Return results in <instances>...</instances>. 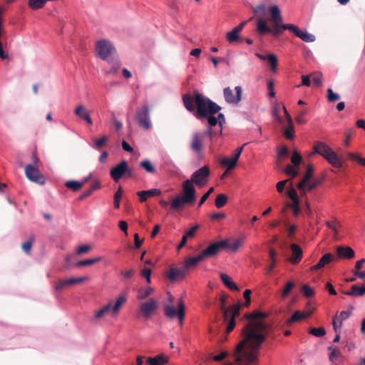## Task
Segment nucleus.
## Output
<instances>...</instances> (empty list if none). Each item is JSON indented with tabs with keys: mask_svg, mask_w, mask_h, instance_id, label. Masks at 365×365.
Wrapping results in <instances>:
<instances>
[{
	"mask_svg": "<svg viewBox=\"0 0 365 365\" xmlns=\"http://www.w3.org/2000/svg\"><path fill=\"white\" fill-rule=\"evenodd\" d=\"M187 273V270L182 268H171L168 272V277L172 282L183 279Z\"/></svg>",
	"mask_w": 365,
	"mask_h": 365,
	"instance_id": "f3484780",
	"label": "nucleus"
},
{
	"mask_svg": "<svg viewBox=\"0 0 365 365\" xmlns=\"http://www.w3.org/2000/svg\"><path fill=\"white\" fill-rule=\"evenodd\" d=\"M351 314V311H342L340 312L339 319V327H341L342 322L346 319Z\"/></svg>",
	"mask_w": 365,
	"mask_h": 365,
	"instance_id": "0e129e2a",
	"label": "nucleus"
},
{
	"mask_svg": "<svg viewBox=\"0 0 365 365\" xmlns=\"http://www.w3.org/2000/svg\"><path fill=\"white\" fill-rule=\"evenodd\" d=\"M235 94L233 91L230 88H225L223 91L225 100L227 103L230 104H237L241 101L242 88L240 86L235 88Z\"/></svg>",
	"mask_w": 365,
	"mask_h": 365,
	"instance_id": "f8f14e48",
	"label": "nucleus"
},
{
	"mask_svg": "<svg viewBox=\"0 0 365 365\" xmlns=\"http://www.w3.org/2000/svg\"><path fill=\"white\" fill-rule=\"evenodd\" d=\"M314 153L322 155L327 162L335 168L342 167V160L339 156L327 144L317 141L314 145Z\"/></svg>",
	"mask_w": 365,
	"mask_h": 365,
	"instance_id": "7ed1b4c3",
	"label": "nucleus"
},
{
	"mask_svg": "<svg viewBox=\"0 0 365 365\" xmlns=\"http://www.w3.org/2000/svg\"><path fill=\"white\" fill-rule=\"evenodd\" d=\"M297 36L305 42H314L315 41V36L313 34L301 29Z\"/></svg>",
	"mask_w": 365,
	"mask_h": 365,
	"instance_id": "473e14b6",
	"label": "nucleus"
},
{
	"mask_svg": "<svg viewBox=\"0 0 365 365\" xmlns=\"http://www.w3.org/2000/svg\"><path fill=\"white\" fill-rule=\"evenodd\" d=\"M269 257L271 258L272 263H270L269 266L267 268V273L271 272L274 267V259L276 257V252L272 249L269 250Z\"/></svg>",
	"mask_w": 365,
	"mask_h": 365,
	"instance_id": "6e6d98bb",
	"label": "nucleus"
},
{
	"mask_svg": "<svg viewBox=\"0 0 365 365\" xmlns=\"http://www.w3.org/2000/svg\"><path fill=\"white\" fill-rule=\"evenodd\" d=\"M336 254L341 259H351L354 257V251L350 247H337Z\"/></svg>",
	"mask_w": 365,
	"mask_h": 365,
	"instance_id": "6ab92c4d",
	"label": "nucleus"
},
{
	"mask_svg": "<svg viewBox=\"0 0 365 365\" xmlns=\"http://www.w3.org/2000/svg\"><path fill=\"white\" fill-rule=\"evenodd\" d=\"M153 292H154V289L150 287H148L146 288H140L138 290L137 297L139 300L145 299L148 297H149Z\"/></svg>",
	"mask_w": 365,
	"mask_h": 365,
	"instance_id": "72a5a7b5",
	"label": "nucleus"
},
{
	"mask_svg": "<svg viewBox=\"0 0 365 365\" xmlns=\"http://www.w3.org/2000/svg\"><path fill=\"white\" fill-rule=\"evenodd\" d=\"M257 30L260 34L269 33L272 31V29L269 28L266 21L264 19H258L257 21Z\"/></svg>",
	"mask_w": 365,
	"mask_h": 365,
	"instance_id": "c9c22d12",
	"label": "nucleus"
},
{
	"mask_svg": "<svg viewBox=\"0 0 365 365\" xmlns=\"http://www.w3.org/2000/svg\"><path fill=\"white\" fill-rule=\"evenodd\" d=\"M169 358L166 355L161 354L155 357H149L147 363L149 365H165L168 362Z\"/></svg>",
	"mask_w": 365,
	"mask_h": 365,
	"instance_id": "4be33fe9",
	"label": "nucleus"
},
{
	"mask_svg": "<svg viewBox=\"0 0 365 365\" xmlns=\"http://www.w3.org/2000/svg\"><path fill=\"white\" fill-rule=\"evenodd\" d=\"M143 195L146 194L148 197L158 196L161 194V191L157 188H153L149 190H143Z\"/></svg>",
	"mask_w": 365,
	"mask_h": 365,
	"instance_id": "052dcab7",
	"label": "nucleus"
},
{
	"mask_svg": "<svg viewBox=\"0 0 365 365\" xmlns=\"http://www.w3.org/2000/svg\"><path fill=\"white\" fill-rule=\"evenodd\" d=\"M108 140V137L106 135H103L100 139L97 140L94 143V147L96 149H101L103 146L106 145V143Z\"/></svg>",
	"mask_w": 365,
	"mask_h": 365,
	"instance_id": "13d9d810",
	"label": "nucleus"
},
{
	"mask_svg": "<svg viewBox=\"0 0 365 365\" xmlns=\"http://www.w3.org/2000/svg\"><path fill=\"white\" fill-rule=\"evenodd\" d=\"M210 173L209 168L203 166L194 172L189 180H191L192 184H195L198 187H202L207 182Z\"/></svg>",
	"mask_w": 365,
	"mask_h": 365,
	"instance_id": "0eeeda50",
	"label": "nucleus"
},
{
	"mask_svg": "<svg viewBox=\"0 0 365 365\" xmlns=\"http://www.w3.org/2000/svg\"><path fill=\"white\" fill-rule=\"evenodd\" d=\"M287 196L292 200V202L298 201L299 197L297 195V192L295 189L293 187L289 189L287 192Z\"/></svg>",
	"mask_w": 365,
	"mask_h": 365,
	"instance_id": "bf43d9fd",
	"label": "nucleus"
},
{
	"mask_svg": "<svg viewBox=\"0 0 365 365\" xmlns=\"http://www.w3.org/2000/svg\"><path fill=\"white\" fill-rule=\"evenodd\" d=\"M183 103L189 111H194L196 107L197 118L214 115L221 109L220 106L197 91L194 93L193 98L188 95L183 96Z\"/></svg>",
	"mask_w": 365,
	"mask_h": 365,
	"instance_id": "f03ea898",
	"label": "nucleus"
},
{
	"mask_svg": "<svg viewBox=\"0 0 365 365\" xmlns=\"http://www.w3.org/2000/svg\"><path fill=\"white\" fill-rule=\"evenodd\" d=\"M282 28L284 30H289L290 32L293 33L295 36H297L300 29L297 26L294 24H284L282 25Z\"/></svg>",
	"mask_w": 365,
	"mask_h": 365,
	"instance_id": "864d4df0",
	"label": "nucleus"
},
{
	"mask_svg": "<svg viewBox=\"0 0 365 365\" xmlns=\"http://www.w3.org/2000/svg\"><path fill=\"white\" fill-rule=\"evenodd\" d=\"M151 270L148 268H144L141 270V276L146 279L148 283L151 282Z\"/></svg>",
	"mask_w": 365,
	"mask_h": 365,
	"instance_id": "e2e57ef3",
	"label": "nucleus"
},
{
	"mask_svg": "<svg viewBox=\"0 0 365 365\" xmlns=\"http://www.w3.org/2000/svg\"><path fill=\"white\" fill-rule=\"evenodd\" d=\"M290 207L293 210V213L295 216L298 215L299 213V200L292 202V204L290 205Z\"/></svg>",
	"mask_w": 365,
	"mask_h": 365,
	"instance_id": "774afa93",
	"label": "nucleus"
},
{
	"mask_svg": "<svg viewBox=\"0 0 365 365\" xmlns=\"http://www.w3.org/2000/svg\"><path fill=\"white\" fill-rule=\"evenodd\" d=\"M319 183H320V181H319V180H315L314 182H312L310 180L309 181H308V183H306L304 185V191H303L302 190H299L301 195H305L307 192L311 191L312 190L314 189Z\"/></svg>",
	"mask_w": 365,
	"mask_h": 365,
	"instance_id": "4c0bfd02",
	"label": "nucleus"
},
{
	"mask_svg": "<svg viewBox=\"0 0 365 365\" xmlns=\"http://www.w3.org/2000/svg\"><path fill=\"white\" fill-rule=\"evenodd\" d=\"M291 160L294 166L297 167L299 165L302 161V156L298 151L294 150Z\"/></svg>",
	"mask_w": 365,
	"mask_h": 365,
	"instance_id": "8fccbe9b",
	"label": "nucleus"
},
{
	"mask_svg": "<svg viewBox=\"0 0 365 365\" xmlns=\"http://www.w3.org/2000/svg\"><path fill=\"white\" fill-rule=\"evenodd\" d=\"M182 197L187 202L192 203L195 200V189L191 180H186L182 183Z\"/></svg>",
	"mask_w": 365,
	"mask_h": 365,
	"instance_id": "4468645a",
	"label": "nucleus"
},
{
	"mask_svg": "<svg viewBox=\"0 0 365 365\" xmlns=\"http://www.w3.org/2000/svg\"><path fill=\"white\" fill-rule=\"evenodd\" d=\"M191 148L195 152H200L202 148V137L199 133H195L192 136V141L191 143Z\"/></svg>",
	"mask_w": 365,
	"mask_h": 365,
	"instance_id": "a878e982",
	"label": "nucleus"
},
{
	"mask_svg": "<svg viewBox=\"0 0 365 365\" xmlns=\"http://www.w3.org/2000/svg\"><path fill=\"white\" fill-rule=\"evenodd\" d=\"M83 182H78L75 180H68L65 183L66 187L73 191L79 190L83 186Z\"/></svg>",
	"mask_w": 365,
	"mask_h": 365,
	"instance_id": "f704fd0d",
	"label": "nucleus"
},
{
	"mask_svg": "<svg viewBox=\"0 0 365 365\" xmlns=\"http://www.w3.org/2000/svg\"><path fill=\"white\" fill-rule=\"evenodd\" d=\"M240 304H234L228 309H223V314L225 321H227V332L229 333L233 330L235 327V318L239 314Z\"/></svg>",
	"mask_w": 365,
	"mask_h": 365,
	"instance_id": "1a4fd4ad",
	"label": "nucleus"
},
{
	"mask_svg": "<svg viewBox=\"0 0 365 365\" xmlns=\"http://www.w3.org/2000/svg\"><path fill=\"white\" fill-rule=\"evenodd\" d=\"M292 250V257L289 258V260L293 264H297L302 257L303 252L301 247L297 244H292L291 246Z\"/></svg>",
	"mask_w": 365,
	"mask_h": 365,
	"instance_id": "aec40b11",
	"label": "nucleus"
},
{
	"mask_svg": "<svg viewBox=\"0 0 365 365\" xmlns=\"http://www.w3.org/2000/svg\"><path fill=\"white\" fill-rule=\"evenodd\" d=\"M140 166L144 168L148 173H154L156 172L155 168L152 165L151 162L148 160H143L140 163Z\"/></svg>",
	"mask_w": 365,
	"mask_h": 365,
	"instance_id": "37998d69",
	"label": "nucleus"
},
{
	"mask_svg": "<svg viewBox=\"0 0 365 365\" xmlns=\"http://www.w3.org/2000/svg\"><path fill=\"white\" fill-rule=\"evenodd\" d=\"M327 98L329 101L334 102L340 99L339 94L334 93L331 88L327 89Z\"/></svg>",
	"mask_w": 365,
	"mask_h": 365,
	"instance_id": "5fc2aeb1",
	"label": "nucleus"
},
{
	"mask_svg": "<svg viewBox=\"0 0 365 365\" xmlns=\"http://www.w3.org/2000/svg\"><path fill=\"white\" fill-rule=\"evenodd\" d=\"M271 14L272 21L276 25H281L283 21L280 9L276 5L271 6L269 9Z\"/></svg>",
	"mask_w": 365,
	"mask_h": 365,
	"instance_id": "412c9836",
	"label": "nucleus"
},
{
	"mask_svg": "<svg viewBox=\"0 0 365 365\" xmlns=\"http://www.w3.org/2000/svg\"><path fill=\"white\" fill-rule=\"evenodd\" d=\"M307 317L308 314H305L300 311H297L292 314V316L289 319L287 320V324L289 325L292 323L299 322L302 319H306Z\"/></svg>",
	"mask_w": 365,
	"mask_h": 365,
	"instance_id": "c756f323",
	"label": "nucleus"
},
{
	"mask_svg": "<svg viewBox=\"0 0 365 365\" xmlns=\"http://www.w3.org/2000/svg\"><path fill=\"white\" fill-rule=\"evenodd\" d=\"M25 173L27 178L31 181L40 184L44 183V178L36 166L31 164L27 165L25 168Z\"/></svg>",
	"mask_w": 365,
	"mask_h": 365,
	"instance_id": "ddd939ff",
	"label": "nucleus"
},
{
	"mask_svg": "<svg viewBox=\"0 0 365 365\" xmlns=\"http://www.w3.org/2000/svg\"><path fill=\"white\" fill-rule=\"evenodd\" d=\"M304 295L306 297H312L314 295V290L313 288L307 284H304L302 287Z\"/></svg>",
	"mask_w": 365,
	"mask_h": 365,
	"instance_id": "603ef678",
	"label": "nucleus"
},
{
	"mask_svg": "<svg viewBox=\"0 0 365 365\" xmlns=\"http://www.w3.org/2000/svg\"><path fill=\"white\" fill-rule=\"evenodd\" d=\"M110 176L117 182L123 177L131 178L133 171L129 168L128 163L123 160L110 170Z\"/></svg>",
	"mask_w": 365,
	"mask_h": 365,
	"instance_id": "423d86ee",
	"label": "nucleus"
},
{
	"mask_svg": "<svg viewBox=\"0 0 365 365\" xmlns=\"http://www.w3.org/2000/svg\"><path fill=\"white\" fill-rule=\"evenodd\" d=\"M220 278L222 282L225 284V285L230 289L236 291L239 289L237 284L232 281L231 278L228 275L221 273Z\"/></svg>",
	"mask_w": 365,
	"mask_h": 365,
	"instance_id": "c85d7f7f",
	"label": "nucleus"
},
{
	"mask_svg": "<svg viewBox=\"0 0 365 365\" xmlns=\"http://www.w3.org/2000/svg\"><path fill=\"white\" fill-rule=\"evenodd\" d=\"M243 243V239H237L230 245L228 243V247H226L225 248L230 249L232 252H237L242 246Z\"/></svg>",
	"mask_w": 365,
	"mask_h": 365,
	"instance_id": "ea45409f",
	"label": "nucleus"
},
{
	"mask_svg": "<svg viewBox=\"0 0 365 365\" xmlns=\"http://www.w3.org/2000/svg\"><path fill=\"white\" fill-rule=\"evenodd\" d=\"M313 167L312 165H309L307 168V172L304 176L303 177L302 180L297 184V187L299 190H304V185L306 183H308V181H309L312 177L313 175Z\"/></svg>",
	"mask_w": 365,
	"mask_h": 365,
	"instance_id": "393cba45",
	"label": "nucleus"
},
{
	"mask_svg": "<svg viewBox=\"0 0 365 365\" xmlns=\"http://www.w3.org/2000/svg\"><path fill=\"white\" fill-rule=\"evenodd\" d=\"M72 262V267L76 266L78 267H83V266H88L91 264V258L87 259L85 260H81L76 262V258L71 259V261Z\"/></svg>",
	"mask_w": 365,
	"mask_h": 365,
	"instance_id": "49530a36",
	"label": "nucleus"
},
{
	"mask_svg": "<svg viewBox=\"0 0 365 365\" xmlns=\"http://www.w3.org/2000/svg\"><path fill=\"white\" fill-rule=\"evenodd\" d=\"M227 202V197L224 194H220L217 196L215 200V205L217 208H221L225 205Z\"/></svg>",
	"mask_w": 365,
	"mask_h": 365,
	"instance_id": "79ce46f5",
	"label": "nucleus"
},
{
	"mask_svg": "<svg viewBox=\"0 0 365 365\" xmlns=\"http://www.w3.org/2000/svg\"><path fill=\"white\" fill-rule=\"evenodd\" d=\"M96 51L101 59L108 62L114 61L118 57L115 47L110 40L106 38L96 41Z\"/></svg>",
	"mask_w": 365,
	"mask_h": 365,
	"instance_id": "20e7f679",
	"label": "nucleus"
},
{
	"mask_svg": "<svg viewBox=\"0 0 365 365\" xmlns=\"http://www.w3.org/2000/svg\"><path fill=\"white\" fill-rule=\"evenodd\" d=\"M267 61L269 62L271 65V70L273 72L277 71V58L274 54H269L267 56Z\"/></svg>",
	"mask_w": 365,
	"mask_h": 365,
	"instance_id": "c03bdc74",
	"label": "nucleus"
},
{
	"mask_svg": "<svg viewBox=\"0 0 365 365\" xmlns=\"http://www.w3.org/2000/svg\"><path fill=\"white\" fill-rule=\"evenodd\" d=\"M182 197H175L171 202V208L175 211L182 208L184 204H189Z\"/></svg>",
	"mask_w": 365,
	"mask_h": 365,
	"instance_id": "cd10ccee",
	"label": "nucleus"
},
{
	"mask_svg": "<svg viewBox=\"0 0 365 365\" xmlns=\"http://www.w3.org/2000/svg\"><path fill=\"white\" fill-rule=\"evenodd\" d=\"M294 283L292 282H289L286 284L284 289L281 293V297L284 299L289 294L291 290L294 288Z\"/></svg>",
	"mask_w": 365,
	"mask_h": 365,
	"instance_id": "09e8293b",
	"label": "nucleus"
},
{
	"mask_svg": "<svg viewBox=\"0 0 365 365\" xmlns=\"http://www.w3.org/2000/svg\"><path fill=\"white\" fill-rule=\"evenodd\" d=\"M237 160L233 156L232 158H224L220 160V164L223 167H226L227 170H232L235 168Z\"/></svg>",
	"mask_w": 365,
	"mask_h": 365,
	"instance_id": "bb28decb",
	"label": "nucleus"
},
{
	"mask_svg": "<svg viewBox=\"0 0 365 365\" xmlns=\"http://www.w3.org/2000/svg\"><path fill=\"white\" fill-rule=\"evenodd\" d=\"M226 247H228V241L223 240L212 243L206 249L203 250L200 253L203 258L205 259L215 257L219 254L222 248H225Z\"/></svg>",
	"mask_w": 365,
	"mask_h": 365,
	"instance_id": "6e6552de",
	"label": "nucleus"
},
{
	"mask_svg": "<svg viewBox=\"0 0 365 365\" xmlns=\"http://www.w3.org/2000/svg\"><path fill=\"white\" fill-rule=\"evenodd\" d=\"M309 334L317 337H322L325 335L326 331L322 327L312 328L309 330Z\"/></svg>",
	"mask_w": 365,
	"mask_h": 365,
	"instance_id": "de8ad7c7",
	"label": "nucleus"
},
{
	"mask_svg": "<svg viewBox=\"0 0 365 365\" xmlns=\"http://www.w3.org/2000/svg\"><path fill=\"white\" fill-rule=\"evenodd\" d=\"M34 242V237L31 236L26 242L21 244V249L26 255H30Z\"/></svg>",
	"mask_w": 365,
	"mask_h": 365,
	"instance_id": "e433bc0d",
	"label": "nucleus"
},
{
	"mask_svg": "<svg viewBox=\"0 0 365 365\" xmlns=\"http://www.w3.org/2000/svg\"><path fill=\"white\" fill-rule=\"evenodd\" d=\"M126 301V296L125 294H120L117 297L116 301L115 302L114 304L113 303V302H109L108 304H110V314L112 317L117 316L121 307L123 306Z\"/></svg>",
	"mask_w": 365,
	"mask_h": 365,
	"instance_id": "dca6fc26",
	"label": "nucleus"
},
{
	"mask_svg": "<svg viewBox=\"0 0 365 365\" xmlns=\"http://www.w3.org/2000/svg\"><path fill=\"white\" fill-rule=\"evenodd\" d=\"M178 310H175L173 305L165 306V314L168 318L178 317L180 324H182L185 317V305L182 299H180L178 304Z\"/></svg>",
	"mask_w": 365,
	"mask_h": 365,
	"instance_id": "9d476101",
	"label": "nucleus"
},
{
	"mask_svg": "<svg viewBox=\"0 0 365 365\" xmlns=\"http://www.w3.org/2000/svg\"><path fill=\"white\" fill-rule=\"evenodd\" d=\"M135 120L139 126L145 130H150L153 127L150 117V108L144 106L138 109L135 115Z\"/></svg>",
	"mask_w": 365,
	"mask_h": 365,
	"instance_id": "39448f33",
	"label": "nucleus"
},
{
	"mask_svg": "<svg viewBox=\"0 0 365 365\" xmlns=\"http://www.w3.org/2000/svg\"><path fill=\"white\" fill-rule=\"evenodd\" d=\"M328 349L330 351L329 359L331 362H334L336 359L340 356L341 352L338 349H334L332 346H329Z\"/></svg>",
	"mask_w": 365,
	"mask_h": 365,
	"instance_id": "a18cd8bd",
	"label": "nucleus"
},
{
	"mask_svg": "<svg viewBox=\"0 0 365 365\" xmlns=\"http://www.w3.org/2000/svg\"><path fill=\"white\" fill-rule=\"evenodd\" d=\"M142 316L146 319L149 318L157 309V302L154 299H150L140 304Z\"/></svg>",
	"mask_w": 365,
	"mask_h": 365,
	"instance_id": "2eb2a0df",
	"label": "nucleus"
},
{
	"mask_svg": "<svg viewBox=\"0 0 365 365\" xmlns=\"http://www.w3.org/2000/svg\"><path fill=\"white\" fill-rule=\"evenodd\" d=\"M88 279H89L88 277H72V278L65 279H59L55 284V289L58 292H60L68 287L74 286L76 284H81L83 282L88 280Z\"/></svg>",
	"mask_w": 365,
	"mask_h": 365,
	"instance_id": "9b49d317",
	"label": "nucleus"
},
{
	"mask_svg": "<svg viewBox=\"0 0 365 365\" xmlns=\"http://www.w3.org/2000/svg\"><path fill=\"white\" fill-rule=\"evenodd\" d=\"M294 125H289V126L284 130V135L288 139L294 138Z\"/></svg>",
	"mask_w": 365,
	"mask_h": 365,
	"instance_id": "680f3d73",
	"label": "nucleus"
},
{
	"mask_svg": "<svg viewBox=\"0 0 365 365\" xmlns=\"http://www.w3.org/2000/svg\"><path fill=\"white\" fill-rule=\"evenodd\" d=\"M75 113L81 118L86 120L89 124L91 123V118L90 116V114L88 112L85 111L83 106H79L78 107H77L75 110Z\"/></svg>",
	"mask_w": 365,
	"mask_h": 365,
	"instance_id": "2f4dec72",
	"label": "nucleus"
},
{
	"mask_svg": "<svg viewBox=\"0 0 365 365\" xmlns=\"http://www.w3.org/2000/svg\"><path fill=\"white\" fill-rule=\"evenodd\" d=\"M265 316L255 312L247 317L249 321L241 332L242 339L232 352L237 363L250 365L258 361L259 350L269 333V326L263 319Z\"/></svg>",
	"mask_w": 365,
	"mask_h": 365,
	"instance_id": "f257e3e1",
	"label": "nucleus"
},
{
	"mask_svg": "<svg viewBox=\"0 0 365 365\" xmlns=\"http://www.w3.org/2000/svg\"><path fill=\"white\" fill-rule=\"evenodd\" d=\"M110 304H106L103 307H102L99 311H98L95 314V318L97 319H101L106 314H110Z\"/></svg>",
	"mask_w": 365,
	"mask_h": 365,
	"instance_id": "58836bf2",
	"label": "nucleus"
},
{
	"mask_svg": "<svg viewBox=\"0 0 365 365\" xmlns=\"http://www.w3.org/2000/svg\"><path fill=\"white\" fill-rule=\"evenodd\" d=\"M205 260L201 253L193 257L187 258L185 261L184 267L187 271L190 267L196 266L200 262Z\"/></svg>",
	"mask_w": 365,
	"mask_h": 365,
	"instance_id": "b1692460",
	"label": "nucleus"
},
{
	"mask_svg": "<svg viewBox=\"0 0 365 365\" xmlns=\"http://www.w3.org/2000/svg\"><path fill=\"white\" fill-rule=\"evenodd\" d=\"M91 246L89 245H82V246L79 247L75 254L69 255L66 257V266L68 267H72V262H71V259L76 258V257L78 255H83L84 253L89 252L91 250Z\"/></svg>",
	"mask_w": 365,
	"mask_h": 365,
	"instance_id": "a211bd4d",
	"label": "nucleus"
},
{
	"mask_svg": "<svg viewBox=\"0 0 365 365\" xmlns=\"http://www.w3.org/2000/svg\"><path fill=\"white\" fill-rule=\"evenodd\" d=\"M334 259V256L331 254H330V253L325 254L320 259V260L319 261V262L316 265H314V266L311 267V270L312 271H316L317 269H322L326 264H329V262H331Z\"/></svg>",
	"mask_w": 365,
	"mask_h": 365,
	"instance_id": "5701e85b",
	"label": "nucleus"
},
{
	"mask_svg": "<svg viewBox=\"0 0 365 365\" xmlns=\"http://www.w3.org/2000/svg\"><path fill=\"white\" fill-rule=\"evenodd\" d=\"M285 173L288 175L291 176L292 178H294V177L297 176L298 173H299L297 169L290 165H289L286 167Z\"/></svg>",
	"mask_w": 365,
	"mask_h": 365,
	"instance_id": "4d7b16f0",
	"label": "nucleus"
},
{
	"mask_svg": "<svg viewBox=\"0 0 365 365\" xmlns=\"http://www.w3.org/2000/svg\"><path fill=\"white\" fill-rule=\"evenodd\" d=\"M345 294L354 297L363 296L365 294V287L353 285L351 291L346 292Z\"/></svg>",
	"mask_w": 365,
	"mask_h": 365,
	"instance_id": "7c9ffc66",
	"label": "nucleus"
},
{
	"mask_svg": "<svg viewBox=\"0 0 365 365\" xmlns=\"http://www.w3.org/2000/svg\"><path fill=\"white\" fill-rule=\"evenodd\" d=\"M226 39L230 43H232L240 39V34L232 30L226 34Z\"/></svg>",
	"mask_w": 365,
	"mask_h": 365,
	"instance_id": "a19ab883",
	"label": "nucleus"
},
{
	"mask_svg": "<svg viewBox=\"0 0 365 365\" xmlns=\"http://www.w3.org/2000/svg\"><path fill=\"white\" fill-rule=\"evenodd\" d=\"M110 63H113L114 66L113 68H110V70L108 72V73H109V74L116 73L118 71L120 66V63L118 61L117 57L115 58L114 61H110Z\"/></svg>",
	"mask_w": 365,
	"mask_h": 365,
	"instance_id": "69168bd1",
	"label": "nucleus"
},
{
	"mask_svg": "<svg viewBox=\"0 0 365 365\" xmlns=\"http://www.w3.org/2000/svg\"><path fill=\"white\" fill-rule=\"evenodd\" d=\"M214 191V188L211 187L209 189V190L203 195V196L201 197L200 202H199V206H201L204 204V202L207 200V199L209 197L210 195Z\"/></svg>",
	"mask_w": 365,
	"mask_h": 365,
	"instance_id": "338daca9",
	"label": "nucleus"
},
{
	"mask_svg": "<svg viewBox=\"0 0 365 365\" xmlns=\"http://www.w3.org/2000/svg\"><path fill=\"white\" fill-rule=\"evenodd\" d=\"M308 113V110L304 108L300 110L297 117H296V121L299 124H304L306 123V120L304 119V115H307Z\"/></svg>",
	"mask_w": 365,
	"mask_h": 365,
	"instance_id": "3c124183",
	"label": "nucleus"
}]
</instances>
